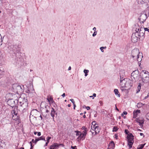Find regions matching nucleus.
I'll return each instance as SVG.
<instances>
[{
	"mask_svg": "<svg viewBox=\"0 0 149 149\" xmlns=\"http://www.w3.org/2000/svg\"><path fill=\"white\" fill-rule=\"evenodd\" d=\"M13 49V51L16 55V58L18 62V63H20L23 62V59L21 56L22 53L20 52V47L18 46H15L14 47Z\"/></svg>",
	"mask_w": 149,
	"mask_h": 149,
	"instance_id": "obj_1",
	"label": "nucleus"
},
{
	"mask_svg": "<svg viewBox=\"0 0 149 149\" xmlns=\"http://www.w3.org/2000/svg\"><path fill=\"white\" fill-rule=\"evenodd\" d=\"M12 87L13 91L18 94L22 93L23 91L21 86L17 83L13 84Z\"/></svg>",
	"mask_w": 149,
	"mask_h": 149,
	"instance_id": "obj_2",
	"label": "nucleus"
},
{
	"mask_svg": "<svg viewBox=\"0 0 149 149\" xmlns=\"http://www.w3.org/2000/svg\"><path fill=\"white\" fill-rule=\"evenodd\" d=\"M127 138V139L128 145L129 148H131L134 142V136L131 133H130L128 134Z\"/></svg>",
	"mask_w": 149,
	"mask_h": 149,
	"instance_id": "obj_3",
	"label": "nucleus"
},
{
	"mask_svg": "<svg viewBox=\"0 0 149 149\" xmlns=\"http://www.w3.org/2000/svg\"><path fill=\"white\" fill-rule=\"evenodd\" d=\"M22 102H19L17 107L19 106L22 108L21 109H24V110H25V109H27L28 107V103L27 99L24 98Z\"/></svg>",
	"mask_w": 149,
	"mask_h": 149,
	"instance_id": "obj_4",
	"label": "nucleus"
},
{
	"mask_svg": "<svg viewBox=\"0 0 149 149\" xmlns=\"http://www.w3.org/2000/svg\"><path fill=\"white\" fill-rule=\"evenodd\" d=\"M139 71L137 70L133 71L131 74V79L134 82L138 81L139 78Z\"/></svg>",
	"mask_w": 149,
	"mask_h": 149,
	"instance_id": "obj_5",
	"label": "nucleus"
},
{
	"mask_svg": "<svg viewBox=\"0 0 149 149\" xmlns=\"http://www.w3.org/2000/svg\"><path fill=\"white\" fill-rule=\"evenodd\" d=\"M7 102L9 105L13 108L15 106H16L17 104H18L19 101L17 99L15 100L13 99H9Z\"/></svg>",
	"mask_w": 149,
	"mask_h": 149,
	"instance_id": "obj_6",
	"label": "nucleus"
},
{
	"mask_svg": "<svg viewBox=\"0 0 149 149\" xmlns=\"http://www.w3.org/2000/svg\"><path fill=\"white\" fill-rule=\"evenodd\" d=\"M145 32L144 28L141 26L139 31L135 33H137L138 36H139V38H141L142 39H143L145 37Z\"/></svg>",
	"mask_w": 149,
	"mask_h": 149,
	"instance_id": "obj_7",
	"label": "nucleus"
},
{
	"mask_svg": "<svg viewBox=\"0 0 149 149\" xmlns=\"http://www.w3.org/2000/svg\"><path fill=\"white\" fill-rule=\"evenodd\" d=\"M137 33H133L131 36V40L132 42L134 43L136 42L138 40H139L141 38L138 36Z\"/></svg>",
	"mask_w": 149,
	"mask_h": 149,
	"instance_id": "obj_8",
	"label": "nucleus"
},
{
	"mask_svg": "<svg viewBox=\"0 0 149 149\" xmlns=\"http://www.w3.org/2000/svg\"><path fill=\"white\" fill-rule=\"evenodd\" d=\"M140 54H141V53L139 52V49H134L132 51V58L134 59V57H137V55Z\"/></svg>",
	"mask_w": 149,
	"mask_h": 149,
	"instance_id": "obj_9",
	"label": "nucleus"
},
{
	"mask_svg": "<svg viewBox=\"0 0 149 149\" xmlns=\"http://www.w3.org/2000/svg\"><path fill=\"white\" fill-rule=\"evenodd\" d=\"M147 17V15L146 14H141L140 16V17L139 18V19L141 22L143 23L145 21Z\"/></svg>",
	"mask_w": 149,
	"mask_h": 149,
	"instance_id": "obj_10",
	"label": "nucleus"
},
{
	"mask_svg": "<svg viewBox=\"0 0 149 149\" xmlns=\"http://www.w3.org/2000/svg\"><path fill=\"white\" fill-rule=\"evenodd\" d=\"M127 81L126 82V87H131L133 85V81L132 80H131L130 79H129L128 78L127 79Z\"/></svg>",
	"mask_w": 149,
	"mask_h": 149,
	"instance_id": "obj_11",
	"label": "nucleus"
},
{
	"mask_svg": "<svg viewBox=\"0 0 149 149\" xmlns=\"http://www.w3.org/2000/svg\"><path fill=\"white\" fill-rule=\"evenodd\" d=\"M128 78H124L123 79H120V83L121 85H124L126 87V82L127 81Z\"/></svg>",
	"mask_w": 149,
	"mask_h": 149,
	"instance_id": "obj_12",
	"label": "nucleus"
},
{
	"mask_svg": "<svg viewBox=\"0 0 149 149\" xmlns=\"http://www.w3.org/2000/svg\"><path fill=\"white\" fill-rule=\"evenodd\" d=\"M141 78L143 82L144 83H147L149 82V75L147 77H145L143 78L141 77Z\"/></svg>",
	"mask_w": 149,
	"mask_h": 149,
	"instance_id": "obj_13",
	"label": "nucleus"
},
{
	"mask_svg": "<svg viewBox=\"0 0 149 149\" xmlns=\"http://www.w3.org/2000/svg\"><path fill=\"white\" fill-rule=\"evenodd\" d=\"M142 72H144L143 74H142V76H141V75H140V76L141 77H147L148 76H149V73L147 71H146L144 70H143L142 71Z\"/></svg>",
	"mask_w": 149,
	"mask_h": 149,
	"instance_id": "obj_14",
	"label": "nucleus"
},
{
	"mask_svg": "<svg viewBox=\"0 0 149 149\" xmlns=\"http://www.w3.org/2000/svg\"><path fill=\"white\" fill-rule=\"evenodd\" d=\"M143 56L141 52V54H138L137 55L136 58L137 59V61H138L139 62L141 61L142 60V58L143 57Z\"/></svg>",
	"mask_w": 149,
	"mask_h": 149,
	"instance_id": "obj_15",
	"label": "nucleus"
},
{
	"mask_svg": "<svg viewBox=\"0 0 149 149\" xmlns=\"http://www.w3.org/2000/svg\"><path fill=\"white\" fill-rule=\"evenodd\" d=\"M94 130L95 131V134L98 133L100 132V129L99 127L98 126H96L95 127Z\"/></svg>",
	"mask_w": 149,
	"mask_h": 149,
	"instance_id": "obj_16",
	"label": "nucleus"
},
{
	"mask_svg": "<svg viewBox=\"0 0 149 149\" xmlns=\"http://www.w3.org/2000/svg\"><path fill=\"white\" fill-rule=\"evenodd\" d=\"M12 118L13 120H19L20 117L19 115L18 114L16 115H13Z\"/></svg>",
	"mask_w": 149,
	"mask_h": 149,
	"instance_id": "obj_17",
	"label": "nucleus"
},
{
	"mask_svg": "<svg viewBox=\"0 0 149 149\" xmlns=\"http://www.w3.org/2000/svg\"><path fill=\"white\" fill-rule=\"evenodd\" d=\"M55 113V111L54 109L52 108V110L51 111V115L53 117V119L54 120V114Z\"/></svg>",
	"mask_w": 149,
	"mask_h": 149,
	"instance_id": "obj_18",
	"label": "nucleus"
},
{
	"mask_svg": "<svg viewBox=\"0 0 149 149\" xmlns=\"http://www.w3.org/2000/svg\"><path fill=\"white\" fill-rule=\"evenodd\" d=\"M109 147H111L110 148H114L115 147V144L113 141H111L109 144Z\"/></svg>",
	"mask_w": 149,
	"mask_h": 149,
	"instance_id": "obj_19",
	"label": "nucleus"
},
{
	"mask_svg": "<svg viewBox=\"0 0 149 149\" xmlns=\"http://www.w3.org/2000/svg\"><path fill=\"white\" fill-rule=\"evenodd\" d=\"M49 108V107L47 105H45V108H43L44 109V111H45L47 113H48L49 112V111L48 110V109Z\"/></svg>",
	"mask_w": 149,
	"mask_h": 149,
	"instance_id": "obj_20",
	"label": "nucleus"
},
{
	"mask_svg": "<svg viewBox=\"0 0 149 149\" xmlns=\"http://www.w3.org/2000/svg\"><path fill=\"white\" fill-rule=\"evenodd\" d=\"M141 83H139V85L137 87V90L136 93H138L140 91L141 89Z\"/></svg>",
	"mask_w": 149,
	"mask_h": 149,
	"instance_id": "obj_21",
	"label": "nucleus"
},
{
	"mask_svg": "<svg viewBox=\"0 0 149 149\" xmlns=\"http://www.w3.org/2000/svg\"><path fill=\"white\" fill-rule=\"evenodd\" d=\"M114 92L116 95H118V96L120 97V93H119L118 90L117 89H115L114 90Z\"/></svg>",
	"mask_w": 149,
	"mask_h": 149,
	"instance_id": "obj_22",
	"label": "nucleus"
},
{
	"mask_svg": "<svg viewBox=\"0 0 149 149\" xmlns=\"http://www.w3.org/2000/svg\"><path fill=\"white\" fill-rule=\"evenodd\" d=\"M136 27V32H137V31H138L140 30V27L139 26V25L138 24H136L135 25Z\"/></svg>",
	"mask_w": 149,
	"mask_h": 149,
	"instance_id": "obj_23",
	"label": "nucleus"
},
{
	"mask_svg": "<svg viewBox=\"0 0 149 149\" xmlns=\"http://www.w3.org/2000/svg\"><path fill=\"white\" fill-rule=\"evenodd\" d=\"M145 143L144 144H141V145H140L137 148V149H142L145 145Z\"/></svg>",
	"mask_w": 149,
	"mask_h": 149,
	"instance_id": "obj_24",
	"label": "nucleus"
},
{
	"mask_svg": "<svg viewBox=\"0 0 149 149\" xmlns=\"http://www.w3.org/2000/svg\"><path fill=\"white\" fill-rule=\"evenodd\" d=\"M87 130H84L81 133L83 134V136H84V138H85L86 137V134H87Z\"/></svg>",
	"mask_w": 149,
	"mask_h": 149,
	"instance_id": "obj_25",
	"label": "nucleus"
},
{
	"mask_svg": "<svg viewBox=\"0 0 149 149\" xmlns=\"http://www.w3.org/2000/svg\"><path fill=\"white\" fill-rule=\"evenodd\" d=\"M144 120L143 119H142L141 121L139 122V125L141 128H142L143 127V124L144 123Z\"/></svg>",
	"mask_w": 149,
	"mask_h": 149,
	"instance_id": "obj_26",
	"label": "nucleus"
},
{
	"mask_svg": "<svg viewBox=\"0 0 149 149\" xmlns=\"http://www.w3.org/2000/svg\"><path fill=\"white\" fill-rule=\"evenodd\" d=\"M83 134L81 132L80 135L79 136L77 139H79L80 140H81L82 138H83V140L85 139V138H84V136H83Z\"/></svg>",
	"mask_w": 149,
	"mask_h": 149,
	"instance_id": "obj_27",
	"label": "nucleus"
},
{
	"mask_svg": "<svg viewBox=\"0 0 149 149\" xmlns=\"http://www.w3.org/2000/svg\"><path fill=\"white\" fill-rule=\"evenodd\" d=\"M11 113L13 115H18L17 112L15 110V108H14V109L12 111Z\"/></svg>",
	"mask_w": 149,
	"mask_h": 149,
	"instance_id": "obj_28",
	"label": "nucleus"
},
{
	"mask_svg": "<svg viewBox=\"0 0 149 149\" xmlns=\"http://www.w3.org/2000/svg\"><path fill=\"white\" fill-rule=\"evenodd\" d=\"M52 145L54 146V147L55 148H58L59 146V144L56 143H54Z\"/></svg>",
	"mask_w": 149,
	"mask_h": 149,
	"instance_id": "obj_29",
	"label": "nucleus"
},
{
	"mask_svg": "<svg viewBox=\"0 0 149 149\" xmlns=\"http://www.w3.org/2000/svg\"><path fill=\"white\" fill-rule=\"evenodd\" d=\"M144 105V104H143L141 103H139L137 104V106L138 108H139L143 106Z\"/></svg>",
	"mask_w": 149,
	"mask_h": 149,
	"instance_id": "obj_30",
	"label": "nucleus"
},
{
	"mask_svg": "<svg viewBox=\"0 0 149 149\" xmlns=\"http://www.w3.org/2000/svg\"><path fill=\"white\" fill-rule=\"evenodd\" d=\"M47 100L49 102H50V101H51L52 103H53V102H54L53 100V98L52 96H50L49 98H48Z\"/></svg>",
	"mask_w": 149,
	"mask_h": 149,
	"instance_id": "obj_31",
	"label": "nucleus"
},
{
	"mask_svg": "<svg viewBox=\"0 0 149 149\" xmlns=\"http://www.w3.org/2000/svg\"><path fill=\"white\" fill-rule=\"evenodd\" d=\"M74 132L76 133V136H79L80 135L81 132L79 131H75Z\"/></svg>",
	"mask_w": 149,
	"mask_h": 149,
	"instance_id": "obj_32",
	"label": "nucleus"
},
{
	"mask_svg": "<svg viewBox=\"0 0 149 149\" xmlns=\"http://www.w3.org/2000/svg\"><path fill=\"white\" fill-rule=\"evenodd\" d=\"M118 130V128L116 126H114L113 129V132H116Z\"/></svg>",
	"mask_w": 149,
	"mask_h": 149,
	"instance_id": "obj_33",
	"label": "nucleus"
},
{
	"mask_svg": "<svg viewBox=\"0 0 149 149\" xmlns=\"http://www.w3.org/2000/svg\"><path fill=\"white\" fill-rule=\"evenodd\" d=\"M39 138V139L40 140H42L45 141H46V140H45V137H44L43 136H40Z\"/></svg>",
	"mask_w": 149,
	"mask_h": 149,
	"instance_id": "obj_34",
	"label": "nucleus"
},
{
	"mask_svg": "<svg viewBox=\"0 0 149 149\" xmlns=\"http://www.w3.org/2000/svg\"><path fill=\"white\" fill-rule=\"evenodd\" d=\"M137 114L136 112L134 111L133 112V115H134V117H133L134 118H135L137 117Z\"/></svg>",
	"mask_w": 149,
	"mask_h": 149,
	"instance_id": "obj_35",
	"label": "nucleus"
},
{
	"mask_svg": "<svg viewBox=\"0 0 149 149\" xmlns=\"http://www.w3.org/2000/svg\"><path fill=\"white\" fill-rule=\"evenodd\" d=\"M40 140L39 139V138L36 139L34 142V143L35 144H36L37 141H38Z\"/></svg>",
	"mask_w": 149,
	"mask_h": 149,
	"instance_id": "obj_36",
	"label": "nucleus"
},
{
	"mask_svg": "<svg viewBox=\"0 0 149 149\" xmlns=\"http://www.w3.org/2000/svg\"><path fill=\"white\" fill-rule=\"evenodd\" d=\"M142 119L140 120L139 119L136 118V120L137 122L138 123H139V122H140L141 121Z\"/></svg>",
	"mask_w": 149,
	"mask_h": 149,
	"instance_id": "obj_37",
	"label": "nucleus"
},
{
	"mask_svg": "<svg viewBox=\"0 0 149 149\" xmlns=\"http://www.w3.org/2000/svg\"><path fill=\"white\" fill-rule=\"evenodd\" d=\"M92 125H94L95 126V125H96V122L95 121H93V122L92 123Z\"/></svg>",
	"mask_w": 149,
	"mask_h": 149,
	"instance_id": "obj_38",
	"label": "nucleus"
},
{
	"mask_svg": "<svg viewBox=\"0 0 149 149\" xmlns=\"http://www.w3.org/2000/svg\"><path fill=\"white\" fill-rule=\"evenodd\" d=\"M97 32L96 31H95L93 34V35H92L93 36V37L95 36L97 34Z\"/></svg>",
	"mask_w": 149,
	"mask_h": 149,
	"instance_id": "obj_39",
	"label": "nucleus"
},
{
	"mask_svg": "<svg viewBox=\"0 0 149 149\" xmlns=\"http://www.w3.org/2000/svg\"><path fill=\"white\" fill-rule=\"evenodd\" d=\"M49 149H55V148H54V146L52 145L50 146Z\"/></svg>",
	"mask_w": 149,
	"mask_h": 149,
	"instance_id": "obj_40",
	"label": "nucleus"
},
{
	"mask_svg": "<svg viewBox=\"0 0 149 149\" xmlns=\"http://www.w3.org/2000/svg\"><path fill=\"white\" fill-rule=\"evenodd\" d=\"M88 72L89 70H87L85 69L84 71V73H87Z\"/></svg>",
	"mask_w": 149,
	"mask_h": 149,
	"instance_id": "obj_41",
	"label": "nucleus"
},
{
	"mask_svg": "<svg viewBox=\"0 0 149 149\" xmlns=\"http://www.w3.org/2000/svg\"><path fill=\"white\" fill-rule=\"evenodd\" d=\"M125 132L126 134H127V135L128 134H129L128 133H129V132L128 130H125Z\"/></svg>",
	"mask_w": 149,
	"mask_h": 149,
	"instance_id": "obj_42",
	"label": "nucleus"
},
{
	"mask_svg": "<svg viewBox=\"0 0 149 149\" xmlns=\"http://www.w3.org/2000/svg\"><path fill=\"white\" fill-rule=\"evenodd\" d=\"M96 126L92 125L91 127V129L93 130H94L95 127Z\"/></svg>",
	"mask_w": 149,
	"mask_h": 149,
	"instance_id": "obj_43",
	"label": "nucleus"
},
{
	"mask_svg": "<svg viewBox=\"0 0 149 149\" xmlns=\"http://www.w3.org/2000/svg\"><path fill=\"white\" fill-rule=\"evenodd\" d=\"M144 29L145 30V32L146 31H148V32H149V29H148V28H144Z\"/></svg>",
	"mask_w": 149,
	"mask_h": 149,
	"instance_id": "obj_44",
	"label": "nucleus"
},
{
	"mask_svg": "<svg viewBox=\"0 0 149 149\" xmlns=\"http://www.w3.org/2000/svg\"><path fill=\"white\" fill-rule=\"evenodd\" d=\"M70 100L72 102L73 104H74L75 103V102L73 99H71Z\"/></svg>",
	"mask_w": 149,
	"mask_h": 149,
	"instance_id": "obj_45",
	"label": "nucleus"
},
{
	"mask_svg": "<svg viewBox=\"0 0 149 149\" xmlns=\"http://www.w3.org/2000/svg\"><path fill=\"white\" fill-rule=\"evenodd\" d=\"M51 137H48L47 138V142H49V140H50V139H51Z\"/></svg>",
	"mask_w": 149,
	"mask_h": 149,
	"instance_id": "obj_46",
	"label": "nucleus"
},
{
	"mask_svg": "<svg viewBox=\"0 0 149 149\" xmlns=\"http://www.w3.org/2000/svg\"><path fill=\"white\" fill-rule=\"evenodd\" d=\"M4 72V71L1 69L0 68V75L1 74H2V73Z\"/></svg>",
	"mask_w": 149,
	"mask_h": 149,
	"instance_id": "obj_47",
	"label": "nucleus"
},
{
	"mask_svg": "<svg viewBox=\"0 0 149 149\" xmlns=\"http://www.w3.org/2000/svg\"><path fill=\"white\" fill-rule=\"evenodd\" d=\"M2 40L1 38H0V46L2 45Z\"/></svg>",
	"mask_w": 149,
	"mask_h": 149,
	"instance_id": "obj_48",
	"label": "nucleus"
},
{
	"mask_svg": "<svg viewBox=\"0 0 149 149\" xmlns=\"http://www.w3.org/2000/svg\"><path fill=\"white\" fill-rule=\"evenodd\" d=\"M82 129L84 130H87V128L86 127H85L84 126H83L82 127Z\"/></svg>",
	"mask_w": 149,
	"mask_h": 149,
	"instance_id": "obj_49",
	"label": "nucleus"
},
{
	"mask_svg": "<svg viewBox=\"0 0 149 149\" xmlns=\"http://www.w3.org/2000/svg\"><path fill=\"white\" fill-rule=\"evenodd\" d=\"M137 113H140V110H137L136 111H135Z\"/></svg>",
	"mask_w": 149,
	"mask_h": 149,
	"instance_id": "obj_50",
	"label": "nucleus"
},
{
	"mask_svg": "<svg viewBox=\"0 0 149 149\" xmlns=\"http://www.w3.org/2000/svg\"><path fill=\"white\" fill-rule=\"evenodd\" d=\"M115 138L116 139H118V136L117 134H115Z\"/></svg>",
	"mask_w": 149,
	"mask_h": 149,
	"instance_id": "obj_51",
	"label": "nucleus"
},
{
	"mask_svg": "<svg viewBox=\"0 0 149 149\" xmlns=\"http://www.w3.org/2000/svg\"><path fill=\"white\" fill-rule=\"evenodd\" d=\"M102 47H100V49L101 50V52H104V50H103L104 49L101 48H102Z\"/></svg>",
	"mask_w": 149,
	"mask_h": 149,
	"instance_id": "obj_52",
	"label": "nucleus"
},
{
	"mask_svg": "<svg viewBox=\"0 0 149 149\" xmlns=\"http://www.w3.org/2000/svg\"><path fill=\"white\" fill-rule=\"evenodd\" d=\"M127 112L126 111H124L123 112V114H124V115H127Z\"/></svg>",
	"mask_w": 149,
	"mask_h": 149,
	"instance_id": "obj_53",
	"label": "nucleus"
},
{
	"mask_svg": "<svg viewBox=\"0 0 149 149\" xmlns=\"http://www.w3.org/2000/svg\"><path fill=\"white\" fill-rule=\"evenodd\" d=\"M49 143V142H47V141L46 142L45 144L44 145V147L47 146V144Z\"/></svg>",
	"mask_w": 149,
	"mask_h": 149,
	"instance_id": "obj_54",
	"label": "nucleus"
},
{
	"mask_svg": "<svg viewBox=\"0 0 149 149\" xmlns=\"http://www.w3.org/2000/svg\"><path fill=\"white\" fill-rule=\"evenodd\" d=\"M86 108L87 110H89L90 109V108L89 106H87L86 107Z\"/></svg>",
	"mask_w": 149,
	"mask_h": 149,
	"instance_id": "obj_55",
	"label": "nucleus"
},
{
	"mask_svg": "<svg viewBox=\"0 0 149 149\" xmlns=\"http://www.w3.org/2000/svg\"><path fill=\"white\" fill-rule=\"evenodd\" d=\"M37 135L39 136H40L41 135V132H38Z\"/></svg>",
	"mask_w": 149,
	"mask_h": 149,
	"instance_id": "obj_56",
	"label": "nucleus"
},
{
	"mask_svg": "<svg viewBox=\"0 0 149 149\" xmlns=\"http://www.w3.org/2000/svg\"><path fill=\"white\" fill-rule=\"evenodd\" d=\"M61 96L63 97H65V93H63L62 95Z\"/></svg>",
	"mask_w": 149,
	"mask_h": 149,
	"instance_id": "obj_57",
	"label": "nucleus"
},
{
	"mask_svg": "<svg viewBox=\"0 0 149 149\" xmlns=\"http://www.w3.org/2000/svg\"><path fill=\"white\" fill-rule=\"evenodd\" d=\"M76 146H71V148H72V149H75V148H76Z\"/></svg>",
	"mask_w": 149,
	"mask_h": 149,
	"instance_id": "obj_58",
	"label": "nucleus"
},
{
	"mask_svg": "<svg viewBox=\"0 0 149 149\" xmlns=\"http://www.w3.org/2000/svg\"><path fill=\"white\" fill-rule=\"evenodd\" d=\"M25 109V110H24V109H22V112L24 113V112H25L26 109Z\"/></svg>",
	"mask_w": 149,
	"mask_h": 149,
	"instance_id": "obj_59",
	"label": "nucleus"
},
{
	"mask_svg": "<svg viewBox=\"0 0 149 149\" xmlns=\"http://www.w3.org/2000/svg\"><path fill=\"white\" fill-rule=\"evenodd\" d=\"M59 144V146H61L63 147L64 146L63 144H62V143L60 144Z\"/></svg>",
	"mask_w": 149,
	"mask_h": 149,
	"instance_id": "obj_60",
	"label": "nucleus"
},
{
	"mask_svg": "<svg viewBox=\"0 0 149 149\" xmlns=\"http://www.w3.org/2000/svg\"><path fill=\"white\" fill-rule=\"evenodd\" d=\"M71 67L70 66L69 67V68H68V70H70L71 69Z\"/></svg>",
	"mask_w": 149,
	"mask_h": 149,
	"instance_id": "obj_61",
	"label": "nucleus"
},
{
	"mask_svg": "<svg viewBox=\"0 0 149 149\" xmlns=\"http://www.w3.org/2000/svg\"><path fill=\"white\" fill-rule=\"evenodd\" d=\"M121 89L122 91H123L124 90H123V86H122L121 87Z\"/></svg>",
	"mask_w": 149,
	"mask_h": 149,
	"instance_id": "obj_62",
	"label": "nucleus"
},
{
	"mask_svg": "<svg viewBox=\"0 0 149 149\" xmlns=\"http://www.w3.org/2000/svg\"><path fill=\"white\" fill-rule=\"evenodd\" d=\"M93 30L94 31H95L96 30V28L95 27H94L93 29Z\"/></svg>",
	"mask_w": 149,
	"mask_h": 149,
	"instance_id": "obj_63",
	"label": "nucleus"
},
{
	"mask_svg": "<svg viewBox=\"0 0 149 149\" xmlns=\"http://www.w3.org/2000/svg\"><path fill=\"white\" fill-rule=\"evenodd\" d=\"M149 116V113H148L146 114V116L148 117Z\"/></svg>",
	"mask_w": 149,
	"mask_h": 149,
	"instance_id": "obj_64",
	"label": "nucleus"
}]
</instances>
